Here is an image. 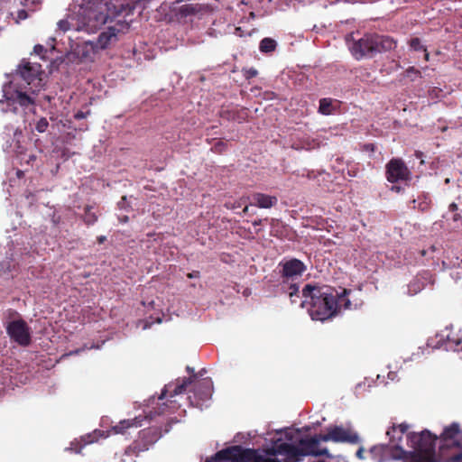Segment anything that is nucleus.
<instances>
[{"mask_svg":"<svg viewBox=\"0 0 462 462\" xmlns=\"http://www.w3.org/2000/svg\"><path fill=\"white\" fill-rule=\"evenodd\" d=\"M200 275L199 272V271H193L191 273H189L187 274V277L189 278V279H193V278H199Z\"/></svg>","mask_w":462,"mask_h":462,"instance_id":"37","label":"nucleus"},{"mask_svg":"<svg viewBox=\"0 0 462 462\" xmlns=\"http://www.w3.org/2000/svg\"><path fill=\"white\" fill-rule=\"evenodd\" d=\"M38 94H32V88L17 87L5 92L7 106L10 110L17 114H35V97Z\"/></svg>","mask_w":462,"mask_h":462,"instance_id":"4","label":"nucleus"},{"mask_svg":"<svg viewBox=\"0 0 462 462\" xmlns=\"http://www.w3.org/2000/svg\"><path fill=\"white\" fill-rule=\"evenodd\" d=\"M191 386L192 388L189 387V389L193 391L195 396H197L200 401H206L212 395L213 383L209 378H205L199 381L197 380Z\"/></svg>","mask_w":462,"mask_h":462,"instance_id":"17","label":"nucleus"},{"mask_svg":"<svg viewBox=\"0 0 462 462\" xmlns=\"http://www.w3.org/2000/svg\"><path fill=\"white\" fill-rule=\"evenodd\" d=\"M128 29L129 24L126 23H116L115 25L107 27L106 31L98 35L97 42H86L84 43L82 56L88 58V51L95 53L98 50L106 49L118 41L120 33H125Z\"/></svg>","mask_w":462,"mask_h":462,"instance_id":"5","label":"nucleus"},{"mask_svg":"<svg viewBox=\"0 0 462 462\" xmlns=\"http://www.w3.org/2000/svg\"><path fill=\"white\" fill-rule=\"evenodd\" d=\"M174 11L175 15L179 20L186 19L199 14L201 11V5L198 4L185 3L177 6Z\"/></svg>","mask_w":462,"mask_h":462,"instance_id":"20","label":"nucleus"},{"mask_svg":"<svg viewBox=\"0 0 462 462\" xmlns=\"http://www.w3.org/2000/svg\"><path fill=\"white\" fill-rule=\"evenodd\" d=\"M364 448H360L357 451H356V457L359 458V459H363L364 458Z\"/></svg>","mask_w":462,"mask_h":462,"instance_id":"39","label":"nucleus"},{"mask_svg":"<svg viewBox=\"0 0 462 462\" xmlns=\"http://www.w3.org/2000/svg\"><path fill=\"white\" fill-rule=\"evenodd\" d=\"M261 223H262V220H261V219H258V220H254V221L253 222V225H254V226H259V225H261Z\"/></svg>","mask_w":462,"mask_h":462,"instance_id":"44","label":"nucleus"},{"mask_svg":"<svg viewBox=\"0 0 462 462\" xmlns=\"http://www.w3.org/2000/svg\"><path fill=\"white\" fill-rule=\"evenodd\" d=\"M17 72L26 82L27 88H32V94H38L44 86L45 72L40 63L23 59L18 66Z\"/></svg>","mask_w":462,"mask_h":462,"instance_id":"7","label":"nucleus"},{"mask_svg":"<svg viewBox=\"0 0 462 462\" xmlns=\"http://www.w3.org/2000/svg\"><path fill=\"white\" fill-rule=\"evenodd\" d=\"M6 332L13 341L22 346L31 344V328L22 319L10 321L6 326Z\"/></svg>","mask_w":462,"mask_h":462,"instance_id":"12","label":"nucleus"},{"mask_svg":"<svg viewBox=\"0 0 462 462\" xmlns=\"http://www.w3.org/2000/svg\"><path fill=\"white\" fill-rule=\"evenodd\" d=\"M299 292V285L297 283H291L289 287V296L291 303H295L297 298H300Z\"/></svg>","mask_w":462,"mask_h":462,"instance_id":"27","label":"nucleus"},{"mask_svg":"<svg viewBox=\"0 0 462 462\" xmlns=\"http://www.w3.org/2000/svg\"><path fill=\"white\" fill-rule=\"evenodd\" d=\"M365 149L366 150H370V151H374V146L372 143H368V144H365Z\"/></svg>","mask_w":462,"mask_h":462,"instance_id":"42","label":"nucleus"},{"mask_svg":"<svg viewBox=\"0 0 462 462\" xmlns=\"http://www.w3.org/2000/svg\"><path fill=\"white\" fill-rule=\"evenodd\" d=\"M279 274L283 283L293 282L295 279L300 277L306 271V265L299 259L292 258L286 261L280 262Z\"/></svg>","mask_w":462,"mask_h":462,"instance_id":"14","label":"nucleus"},{"mask_svg":"<svg viewBox=\"0 0 462 462\" xmlns=\"http://www.w3.org/2000/svg\"><path fill=\"white\" fill-rule=\"evenodd\" d=\"M436 437L425 430L420 433L410 432L407 434L408 445L418 454H434Z\"/></svg>","mask_w":462,"mask_h":462,"instance_id":"9","label":"nucleus"},{"mask_svg":"<svg viewBox=\"0 0 462 462\" xmlns=\"http://www.w3.org/2000/svg\"><path fill=\"white\" fill-rule=\"evenodd\" d=\"M254 449H243L240 446H233L217 452L208 462H245L252 458Z\"/></svg>","mask_w":462,"mask_h":462,"instance_id":"11","label":"nucleus"},{"mask_svg":"<svg viewBox=\"0 0 462 462\" xmlns=\"http://www.w3.org/2000/svg\"><path fill=\"white\" fill-rule=\"evenodd\" d=\"M386 179L391 183L407 181L411 179V172L400 158H393L385 166Z\"/></svg>","mask_w":462,"mask_h":462,"instance_id":"13","label":"nucleus"},{"mask_svg":"<svg viewBox=\"0 0 462 462\" xmlns=\"http://www.w3.org/2000/svg\"><path fill=\"white\" fill-rule=\"evenodd\" d=\"M110 4L111 0H92L86 5L80 6L76 14L59 21L58 28L63 32L70 30L88 33L96 32L106 23Z\"/></svg>","mask_w":462,"mask_h":462,"instance_id":"2","label":"nucleus"},{"mask_svg":"<svg viewBox=\"0 0 462 462\" xmlns=\"http://www.w3.org/2000/svg\"><path fill=\"white\" fill-rule=\"evenodd\" d=\"M258 74V71L254 68H250L244 70V76L246 79H251L254 77H256Z\"/></svg>","mask_w":462,"mask_h":462,"instance_id":"31","label":"nucleus"},{"mask_svg":"<svg viewBox=\"0 0 462 462\" xmlns=\"http://www.w3.org/2000/svg\"><path fill=\"white\" fill-rule=\"evenodd\" d=\"M138 423L135 419L134 420H124L113 427V430L118 434H125L126 430L131 427H137Z\"/></svg>","mask_w":462,"mask_h":462,"instance_id":"24","label":"nucleus"},{"mask_svg":"<svg viewBox=\"0 0 462 462\" xmlns=\"http://www.w3.org/2000/svg\"><path fill=\"white\" fill-rule=\"evenodd\" d=\"M106 240L105 236H99L97 237V241L98 244H103Z\"/></svg>","mask_w":462,"mask_h":462,"instance_id":"40","label":"nucleus"},{"mask_svg":"<svg viewBox=\"0 0 462 462\" xmlns=\"http://www.w3.org/2000/svg\"><path fill=\"white\" fill-rule=\"evenodd\" d=\"M254 449H243L240 446H233L217 452L208 462H245L252 458Z\"/></svg>","mask_w":462,"mask_h":462,"instance_id":"10","label":"nucleus"},{"mask_svg":"<svg viewBox=\"0 0 462 462\" xmlns=\"http://www.w3.org/2000/svg\"><path fill=\"white\" fill-rule=\"evenodd\" d=\"M89 113H90L89 111H88V112H86V113H85V112H83V111H78V112L75 114L74 117H75V119H77V120H81V119L86 118Z\"/></svg>","mask_w":462,"mask_h":462,"instance_id":"34","label":"nucleus"},{"mask_svg":"<svg viewBox=\"0 0 462 462\" xmlns=\"http://www.w3.org/2000/svg\"><path fill=\"white\" fill-rule=\"evenodd\" d=\"M412 462H436L434 454H418Z\"/></svg>","mask_w":462,"mask_h":462,"instance_id":"29","label":"nucleus"},{"mask_svg":"<svg viewBox=\"0 0 462 462\" xmlns=\"http://www.w3.org/2000/svg\"><path fill=\"white\" fill-rule=\"evenodd\" d=\"M461 433L462 431L459 429V424L457 422H453L448 427H446L441 434V439L444 442L442 448H450L452 442H455Z\"/></svg>","mask_w":462,"mask_h":462,"instance_id":"19","label":"nucleus"},{"mask_svg":"<svg viewBox=\"0 0 462 462\" xmlns=\"http://www.w3.org/2000/svg\"><path fill=\"white\" fill-rule=\"evenodd\" d=\"M152 434L151 430H144L140 432V439L134 440L125 450L126 456H138L141 452L148 450L149 446L153 442V439L148 440Z\"/></svg>","mask_w":462,"mask_h":462,"instance_id":"16","label":"nucleus"},{"mask_svg":"<svg viewBox=\"0 0 462 462\" xmlns=\"http://www.w3.org/2000/svg\"><path fill=\"white\" fill-rule=\"evenodd\" d=\"M396 42L388 35L366 33L360 39L354 41L349 46L353 57L360 60L372 58L377 53L388 51L396 48Z\"/></svg>","mask_w":462,"mask_h":462,"instance_id":"3","label":"nucleus"},{"mask_svg":"<svg viewBox=\"0 0 462 462\" xmlns=\"http://www.w3.org/2000/svg\"><path fill=\"white\" fill-rule=\"evenodd\" d=\"M82 220L87 226H92L98 220V214L93 211V206L87 205L84 208Z\"/></svg>","mask_w":462,"mask_h":462,"instance_id":"22","label":"nucleus"},{"mask_svg":"<svg viewBox=\"0 0 462 462\" xmlns=\"http://www.w3.org/2000/svg\"><path fill=\"white\" fill-rule=\"evenodd\" d=\"M243 212L246 214L248 212V206H245L243 209Z\"/></svg>","mask_w":462,"mask_h":462,"instance_id":"46","label":"nucleus"},{"mask_svg":"<svg viewBox=\"0 0 462 462\" xmlns=\"http://www.w3.org/2000/svg\"><path fill=\"white\" fill-rule=\"evenodd\" d=\"M49 122L45 117H41L35 124V130L38 133H44L48 129Z\"/></svg>","mask_w":462,"mask_h":462,"instance_id":"28","label":"nucleus"},{"mask_svg":"<svg viewBox=\"0 0 462 462\" xmlns=\"http://www.w3.org/2000/svg\"><path fill=\"white\" fill-rule=\"evenodd\" d=\"M277 42L273 38L265 37L259 44V50L263 53H270L275 51Z\"/></svg>","mask_w":462,"mask_h":462,"instance_id":"23","label":"nucleus"},{"mask_svg":"<svg viewBox=\"0 0 462 462\" xmlns=\"http://www.w3.org/2000/svg\"><path fill=\"white\" fill-rule=\"evenodd\" d=\"M393 430H395V429H399L400 432L402 434H404L409 430V425L407 423H401L398 426H393Z\"/></svg>","mask_w":462,"mask_h":462,"instance_id":"33","label":"nucleus"},{"mask_svg":"<svg viewBox=\"0 0 462 462\" xmlns=\"http://www.w3.org/2000/svg\"><path fill=\"white\" fill-rule=\"evenodd\" d=\"M320 440V435H315L311 438L301 439L299 441L298 447L289 443H282L279 445L278 448L280 451H283L292 455L330 457L328 448H319V444Z\"/></svg>","mask_w":462,"mask_h":462,"instance_id":"6","label":"nucleus"},{"mask_svg":"<svg viewBox=\"0 0 462 462\" xmlns=\"http://www.w3.org/2000/svg\"><path fill=\"white\" fill-rule=\"evenodd\" d=\"M101 435L102 434L100 430H95L93 433L81 437L80 441L76 440L71 442L69 449L75 451L76 453H80L84 446L94 443Z\"/></svg>","mask_w":462,"mask_h":462,"instance_id":"21","label":"nucleus"},{"mask_svg":"<svg viewBox=\"0 0 462 462\" xmlns=\"http://www.w3.org/2000/svg\"><path fill=\"white\" fill-rule=\"evenodd\" d=\"M322 441L346 442L356 444L359 442V436L356 432L345 429L342 426H334L328 429L327 434H320Z\"/></svg>","mask_w":462,"mask_h":462,"instance_id":"15","label":"nucleus"},{"mask_svg":"<svg viewBox=\"0 0 462 462\" xmlns=\"http://www.w3.org/2000/svg\"><path fill=\"white\" fill-rule=\"evenodd\" d=\"M226 149V143H224L223 141H218L217 142L212 150L215 152H218V153H221L223 152H225Z\"/></svg>","mask_w":462,"mask_h":462,"instance_id":"30","label":"nucleus"},{"mask_svg":"<svg viewBox=\"0 0 462 462\" xmlns=\"http://www.w3.org/2000/svg\"><path fill=\"white\" fill-rule=\"evenodd\" d=\"M278 202L275 196H270L263 193H254L251 197V205L260 208H271Z\"/></svg>","mask_w":462,"mask_h":462,"instance_id":"18","label":"nucleus"},{"mask_svg":"<svg viewBox=\"0 0 462 462\" xmlns=\"http://www.w3.org/2000/svg\"><path fill=\"white\" fill-rule=\"evenodd\" d=\"M407 72H418L419 73V71L414 67H410L407 69Z\"/></svg>","mask_w":462,"mask_h":462,"instance_id":"43","label":"nucleus"},{"mask_svg":"<svg viewBox=\"0 0 462 462\" xmlns=\"http://www.w3.org/2000/svg\"><path fill=\"white\" fill-rule=\"evenodd\" d=\"M45 99H46L47 101H51V97L46 96V97H45Z\"/></svg>","mask_w":462,"mask_h":462,"instance_id":"47","label":"nucleus"},{"mask_svg":"<svg viewBox=\"0 0 462 462\" xmlns=\"http://www.w3.org/2000/svg\"><path fill=\"white\" fill-rule=\"evenodd\" d=\"M186 370L190 376L189 378H178L174 383L166 384L159 396L160 400L169 397L171 402H175L171 400L172 398L184 393L188 388L191 387L192 383L198 379V374L195 373L194 368L189 366H187Z\"/></svg>","mask_w":462,"mask_h":462,"instance_id":"8","label":"nucleus"},{"mask_svg":"<svg viewBox=\"0 0 462 462\" xmlns=\"http://www.w3.org/2000/svg\"><path fill=\"white\" fill-rule=\"evenodd\" d=\"M409 45H410L411 49L415 51H423L424 52V60L426 61L429 60L430 54L427 51V49L424 47V45H422V43L419 38L415 37V38L411 39V41L409 42Z\"/></svg>","mask_w":462,"mask_h":462,"instance_id":"25","label":"nucleus"},{"mask_svg":"<svg viewBox=\"0 0 462 462\" xmlns=\"http://www.w3.org/2000/svg\"><path fill=\"white\" fill-rule=\"evenodd\" d=\"M348 292L344 289L340 295L334 294L331 288L308 283L302 289L300 307L308 310L312 319L324 321L337 314L338 306H350V300L345 298Z\"/></svg>","mask_w":462,"mask_h":462,"instance_id":"1","label":"nucleus"},{"mask_svg":"<svg viewBox=\"0 0 462 462\" xmlns=\"http://www.w3.org/2000/svg\"><path fill=\"white\" fill-rule=\"evenodd\" d=\"M42 2V0H25V5L27 7H30L31 5L32 6H36L38 4H40Z\"/></svg>","mask_w":462,"mask_h":462,"instance_id":"36","label":"nucleus"},{"mask_svg":"<svg viewBox=\"0 0 462 462\" xmlns=\"http://www.w3.org/2000/svg\"><path fill=\"white\" fill-rule=\"evenodd\" d=\"M28 17V13L26 10H19L17 13L18 20H25Z\"/></svg>","mask_w":462,"mask_h":462,"instance_id":"35","label":"nucleus"},{"mask_svg":"<svg viewBox=\"0 0 462 462\" xmlns=\"http://www.w3.org/2000/svg\"><path fill=\"white\" fill-rule=\"evenodd\" d=\"M128 220V217H125L124 221L126 222Z\"/></svg>","mask_w":462,"mask_h":462,"instance_id":"48","label":"nucleus"},{"mask_svg":"<svg viewBox=\"0 0 462 462\" xmlns=\"http://www.w3.org/2000/svg\"><path fill=\"white\" fill-rule=\"evenodd\" d=\"M255 462H276L274 459L272 458H263L262 457H259Z\"/></svg>","mask_w":462,"mask_h":462,"instance_id":"38","label":"nucleus"},{"mask_svg":"<svg viewBox=\"0 0 462 462\" xmlns=\"http://www.w3.org/2000/svg\"><path fill=\"white\" fill-rule=\"evenodd\" d=\"M449 209H450L451 211H455V210H457V205L456 203H451V204L449 205Z\"/></svg>","mask_w":462,"mask_h":462,"instance_id":"41","label":"nucleus"},{"mask_svg":"<svg viewBox=\"0 0 462 462\" xmlns=\"http://www.w3.org/2000/svg\"><path fill=\"white\" fill-rule=\"evenodd\" d=\"M46 51H47V50L42 45H40V44L35 45L33 48V52L42 57H43V55H44V53H46Z\"/></svg>","mask_w":462,"mask_h":462,"instance_id":"32","label":"nucleus"},{"mask_svg":"<svg viewBox=\"0 0 462 462\" xmlns=\"http://www.w3.org/2000/svg\"><path fill=\"white\" fill-rule=\"evenodd\" d=\"M319 112L326 116L332 114V100L330 98H321Z\"/></svg>","mask_w":462,"mask_h":462,"instance_id":"26","label":"nucleus"},{"mask_svg":"<svg viewBox=\"0 0 462 462\" xmlns=\"http://www.w3.org/2000/svg\"><path fill=\"white\" fill-rule=\"evenodd\" d=\"M392 189H393V190H395V191H397V192H399V191L401 190V188H400V187H397V186H393V187L392 188Z\"/></svg>","mask_w":462,"mask_h":462,"instance_id":"45","label":"nucleus"}]
</instances>
